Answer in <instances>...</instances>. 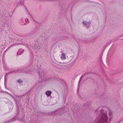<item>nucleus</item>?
<instances>
[{
  "label": "nucleus",
  "instance_id": "f257e3e1",
  "mask_svg": "<svg viewBox=\"0 0 123 123\" xmlns=\"http://www.w3.org/2000/svg\"><path fill=\"white\" fill-rule=\"evenodd\" d=\"M97 123H108L110 121V119H108L107 112L104 110L101 111V114L97 117Z\"/></svg>",
  "mask_w": 123,
  "mask_h": 123
},
{
  "label": "nucleus",
  "instance_id": "f03ea898",
  "mask_svg": "<svg viewBox=\"0 0 123 123\" xmlns=\"http://www.w3.org/2000/svg\"><path fill=\"white\" fill-rule=\"evenodd\" d=\"M61 52L62 53L61 55V58L62 60L65 59L66 58L65 55L63 52L62 51H61Z\"/></svg>",
  "mask_w": 123,
  "mask_h": 123
},
{
  "label": "nucleus",
  "instance_id": "7ed1b4c3",
  "mask_svg": "<svg viewBox=\"0 0 123 123\" xmlns=\"http://www.w3.org/2000/svg\"><path fill=\"white\" fill-rule=\"evenodd\" d=\"M51 93V92L50 91H48L46 92V94L48 96H49Z\"/></svg>",
  "mask_w": 123,
  "mask_h": 123
},
{
  "label": "nucleus",
  "instance_id": "20e7f679",
  "mask_svg": "<svg viewBox=\"0 0 123 123\" xmlns=\"http://www.w3.org/2000/svg\"><path fill=\"white\" fill-rule=\"evenodd\" d=\"M112 114V112L110 111H109V115L110 116H111Z\"/></svg>",
  "mask_w": 123,
  "mask_h": 123
},
{
  "label": "nucleus",
  "instance_id": "39448f33",
  "mask_svg": "<svg viewBox=\"0 0 123 123\" xmlns=\"http://www.w3.org/2000/svg\"><path fill=\"white\" fill-rule=\"evenodd\" d=\"M19 51V52L21 51V52H20V53H23L24 52V50H23L20 49Z\"/></svg>",
  "mask_w": 123,
  "mask_h": 123
},
{
  "label": "nucleus",
  "instance_id": "423d86ee",
  "mask_svg": "<svg viewBox=\"0 0 123 123\" xmlns=\"http://www.w3.org/2000/svg\"><path fill=\"white\" fill-rule=\"evenodd\" d=\"M18 82L20 83L21 82H22V81L21 80H18Z\"/></svg>",
  "mask_w": 123,
  "mask_h": 123
},
{
  "label": "nucleus",
  "instance_id": "0eeeda50",
  "mask_svg": "<svg viewBox=\"0 0 123 123\" xmlns=\"http://www.w3.org/2000/svg\"><path fill=\"white\" fill-rule=\"evenodd\" d=\"M83 24L85 25H86V23L85 22H83Z\"/></svg>",
  "mask_w": 123,
  "mask_h": 123
},
{
  "label": "nucleus",
  "instance_id": "6e6552de",
  "mask_svg": "<svg viewBox=\"0 0 123 123\" xmlns=\"http://www.w3.org/2000/svg\"><path fill=\"white\" fill-rule=\"evenodd\" d=\"M98 110H98V109H97V111H96V112H98Z\"/></svg>",
  "mask_w": 123,
  "mask_h": 123
}]
</instances>
